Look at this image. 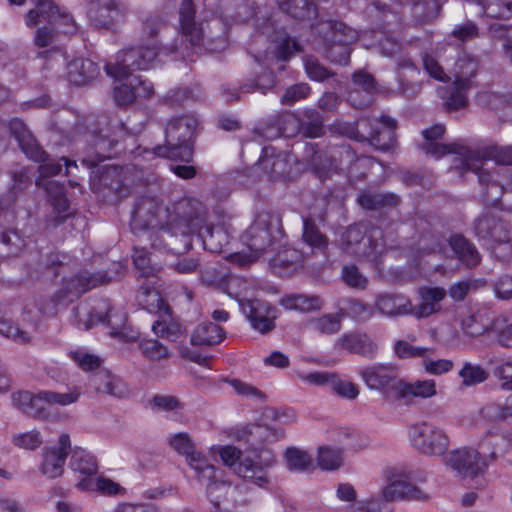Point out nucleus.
I'll list each match as a JSON object with an SVG mask.
<instances>
[{"label": "nucleus", "instance_id": "obj_1", "mask_svg": "<svg viewBox=\"0 0 512 512\" xmlns=\"http://www.w3.org/2000/svg\"><path fill=\"white\" fill-rule=\"evenodd\" d=\"M166 226L169 232L180 236L179 241L183 247H175L172 251L176 256L190 252L192 236L197 233V241L203 248L211 253H220L221 248L215 245L214 227L206 223L207 209L202 202L195 198L184 197L166 208Z\"/></svg>", "mask_w": 512, "mask_h": 512}, {"label": "nucleus", "instance_id": "obj_2", "mask_svg": "<svg viewBox=\"0 0 512 512\" xmlns=\"http://www.w3.org/2000/svg\"><path fill=\"white\" fill-rule=\"evenodd\" d=\"M197 126L198 119L193 114L172 117L165 127V143L156 146L154 154L170 160L191 162Z\"/></svg>", "mask_w": 512, "mask_h": 512}, {"label": "nucleus", "instance_id": "obj_3", "mask_svg": "<svg viewBox=\"0 0 512 512\" xmlns=\"http://www.w3.org/2000/svg\"><path fill=\"white\" fill-rule=\"evenodd\" d=\"M281 220L279 217L270 213H260L252 225L248 228L245 235V242L254 256H260L264 253L280 256L282 253H288L289 249L281 243L283 232L280 228Z\"/></svg>", "mask_w": 512, "mask_h": 512}, {"label": "nucleus", "instance_id": "obj_4", "mask_svg": "<svg viewBox=\"0 0 512 512\" xmlns=\"http://www.w3.org/2000/svg\"><path fill=\"white\" fill-rule=\"evenodd\" d=\"M125 270L121 261H113L107 270H81L64 280L62 288L53 295V301L57 304L72 302L92 289L110 284L115 277L123 275Z\"/></svg>", "mask_w": 512, "mask_h": 512}, {"label": "nucleus", "instance_id": "obj_5", "mask_svg": "<svg viewBox=\"0 0 512 512\" xmlns=\"http://www.w3.org/2000/svg\"><path fill=\"white\" fill-rule=\"evenodd\" d=\"M491 146L483 148L481 151L467 150L461 158H457L459 164H455L454 169L457 170L461 175L465 172L472 171L478 179L480 186L482 187L481 198L485 205L497 207L501 203V199L506 191L497 180L493 178V175L482 168L484 160H494L492 157L485 156V151ZM498 164L497 162H495Z\"/></svg>", "mask_w": 512, "mask_h": 512}, {"label": "nucleus", "instance_id": "obj_6", "mask_svg": "<svg viewBox=\"0 0 512 512\" xmlns=\"http://www.w3.org/2000/svg\"><path fill=\"white\" fill-rule=\"evenodd\" d=\"M159 52L157 47H130L122 50L114 64H106L105 70L108 75L123 79L129 77L132 72L146 70L150 67Z\"/></svg>", "mask_w": 512, "mask_h": 512}, {"label": "nucleus", "instance_id": "obj_7", "mask_svg": "<svg viewBox=\"0 0 512 512\" xmlns=\"http://www.w3.org/2000/svg\"><path fill=\"white\" fill-rule=\"evenodd\" d=\"M410 436L413 445L424 455H443L449 446V438L446 433L426 422L413 425L410 428Z\"/></svg>", "mask_w": 512, "mask_h": 512}, {"label": "nucleus", "instance_id": "obj_8", "mask_svg": "<svg viewBox=\"0 0 512 512\" xmlns=\"http://www.w3.org/2000/svg\"><path fill=\"white\" fill-rule=\"evenodd\" d=\"M257 258H223L207 265L201 271L202 281L209 286L221 287L224 292L232 295L227 288V281L233 273V269H247Z\"/></svg>", "mask_w": 512, "mask_h": 512}, {"label": "nucleus", "instance_id": "obj_9", "mask_svg": "<svg viewBox=\"0 0 512 512\" xmlns=\"http://www.w3.org/2000/svg\"><path fill=\"white\" fill-rule=\"evenodd\" d=\"M481 258H445L442 264H429L426 258H412L411 271L407 274L411 278L424 277L431 278L436 274L451 275L460 269L461 265L472 269L479 265Z\"/></svg>", "mask_w": 512, "mask_h": 512}, {"label": "nucleus", "instance_id": "obj_10", "mask_svg": "<svg viewBox=\"0 0 512 512\" xmlns=\"http://www.w3.org/2000/svg\"><path fill=\"white\" fill-rule=\"evenodd\" d=\"M241 307L256 331L267 334L275 328L277 309L269 302L260 299L246 300L241 303Z\"/></svg>", "mask_w": 512, "mask_h": 512}, {"label": "nucleus", "instance_id": "obj_11", "mask_svg": "<svg viewBox=\"0 0 512 512\" xmlns=\"http://www.w3.org/2000/svg\"><path fill=\"white\" fill-rule=\"evenodd\" d=\"M186 463L196 473L197 480L206 482V493L209 499L218 492H221L225 482L218 475L217 468L211 464L208 458L200 451L196 450L186 459Z\"/></svg>", "mask_w": 512, "mask_h": 512}, {"label": "nucleus", "instance_id": "obj_12", "mask_svg": "<svg viewBox=\"0 0 512 512\" xmlns=\"http://www.w3.org/2000/svg\"><path fill=\"white\" fill-rule=\"evenodd\" d=\"M446 463L457 471L463 478H475L483 473L486 464L481 459L479 451L472 448H463L451 452Z\"/></svg>", "mask_w": 512, "mask_h": 512}, {"label": "nucleus", "instance_id": "obj_13", "mask_svg": "<svg viewBox=\"0 0 512 512\" xmlns=\"http://www.w3.org/2000/svg\"><path fill=\"white\" fill-rule=\"evenodd\" d=\"M11 135L17 140L24 154L35 162L47 160L48 153L38 144L36 138L20 118H13L9 122Z\"/></svg>", "mask_w": 512, "mask_h": 512}, {"label": "nucleus", "instance_id": "obj_14", "mask_svg": "<svg viewBox=\"0 0 512 512\" xmlns=\"http://www.w3.org/2000/svg\"><path fill=\"white\" fill-rule=\"evenodd\" d=\"M264 453L269 454L268 451H262L260 454L256 455L258 460L250 456L241 457L238 465L234 468V472L243 479L252 481L258 486L268 484L269 479L266 468L273 465L274 459L273 457H269L262 461L261 458Z\"/></svg>", "mask_w": 512, "mask_h": 512}, {"label": "nucleus", "instance_id": "obj_15", "mask_svg": "<svg viewBox=\"0 0 512 512\" xmlns=\"http://www.w3.org/2000/svg\"><path fill=\"white\" fill-rule=\"evenodd\" d=\"M361 378L373 390L391 388L395 391L398 378V369L394 365L376 364L363 368L360 371Z\"/></svg>", "mask_w": 512, "mask_h": 512}, {"label": "nucleus", "instance_id": "obj_16", "mask_svg": "<svg viewBox=\"0 0 512 512\" xmlns=\"http://www.w3.org/2000/svg\"><path fill=\"white\" fill-rule=\"evenodd\" d=\"M195 5L193 0H182L179 9V20L182 36L193 47H200L204 42V28L195 21Z\"/></svg>", "mask_w": 512, "mask_h": 512}, {"label": "nucleus", "instance_id": "obj_17", "mask_svg": "<svg viewBox=\"0 0 512 512\" xmlns=\"http://www.w3.org/2000/svg\"><path fill=\"white\" fill-rule=\"evenodd\" d=\"M87 16L92 25L110 28L123 15L115 0H86Z\"/></svg>", "mask_w": 512, "mask_h": 512}, {"label": "nucleus", "instance_id": "obj_18", "mask_svg": "<svg viewBox=\"0 0 512 512\" xmlns=\"http://www.w3.org/2000/svg\"><path fill=\"white\" fill-rule=\"evenodd\" d=\"M58 443L59 447L47 450L44 454L41 470L49 478H57L62 475L66 458L71 451L68 434H61Z\"/></svg>", "mask_w": 512, "mask_h": 512}, {"label": "nucleus", "instance_id": "obj_19", "mask_svg": "<svg viewBox=\"0 0 512 512\" xmlns=\"http://www.w3.org/2000/svg\"><path fill=\"white\" fill-rule=\"evenodd\" d=\"M159 205L153 197H139L132 210L131 225L135 229H148L157 227Z\"/></svg>", "mask_w": 512, "mask_h": 512}, {"label": "nucleus", "instance_id": "obj_20", "mask_svg": "<svg viewBox=\"0 0 512 512\" xmlns=\"http://www.w3.org/2000/svg\"><path fill=\"white\" fill-rule=\"evenodd\" d=\"M12 403L29 417L47 419L50 416L42 391L36 394L29 391H18L12 394Z\"/></svg>", "mask_w": 512, "mask_h": 512}, {"label": "nucleus", "instance_id": "obj_21", "mask_svg": "<svg viewBox=\"0 0 512 512\" xmlns=\"http://www.w3.org/2000/svg\"><path fill=\"white\" fill-rule=\"evenodd\" d=\"M447 291L443 287L423 286L418 289L421 302L412 305V315L418 319L427 318L441 310V302L445 299Z\"/></svg>", "mask_w": 512, "mask_h": 512}, {"label": "nucleus", "instance_id": "obj_22", "mask_svg": "<svg viewBox=\"0 0 512 512\" xmlns=\"http://www.w3.org/2000/svg\"><path fill=\"white\" fill-rule=\"evenodd\" d=\"M358 124L365 129V141L380 151L390 150L396 142V134L391 129H381L377 119L366 117L358 120Z\"/></svg>", "mask_w": 512, "mask_h": 512}, {"label": "nucleus", "instance_id": "obj_23", "mask_svg": "<svg viewBox=\"0 0 512 512\" xmlns=\"http://www.w3.org/2000/svg\"><path fill=\"white\" fill-rule=\"evenodd\" d=\"M475 232L483 239H491L496 242L509 240L507 223L493 214L481 215L475 221Z\"/></svg>", "mask_w": 512, "mask_h": 512}, {"label": "nucleus", "instance_id": "obj_24", "mask_svg": "<svg viewBox=\"0 0 512 512\" xmlns=\"http://www.w3.org/2000/svg\"><path fill=\"white\" fill-rule=\"evenodd\" d=\"M336 345L350 353L368 358H373L378 349L377 344L367 334L357 332L343 334Z\"/></svg>", "mask_w": 512, "mask_h": 512}, {"label": "nucleus", "instance_id": "obj_25", "mask_svg": "<svg viewBox=\"0 0 512 512\" xmlns=\"http://www.w3.org/2000/svg\"><path fill=\"white\" fill-rule=\"evenodd\" d=\"M102 306L91 307L89 304L81 303L73 308L72 313L77 326L84 330H88L98 323H107V325L112 326L109 311L104 312L106 306Z\"/></svg>", "mask_w": 512, "mask_h": 512}, {"label": "nucleus", "instance_id": "obj_26", "mask_svg": "<svg viewBox=\"0 0 512 512\" xmlns=\"http://www.w3.org/2000/svg\"><path fill=\"white\" fill-rule=\"evenodd\" d=\"M88 383L97 393L121 398L127 392L121 380L107 370H100L92 374L89 377Z\"/></svg>", "mask_w": 512, "mask_h": 512}, {"label": "nucleus", "instance_id": "obj_27", "mask_svg": "<svg viewBox=\"0 0 512 512\" xmlns=\"http://www.w3.org/2000/svg\"><path fill=\"white\" fill-rule=\"evenodd\" d=\"M98 75V66L87 58H75L67 65V78L76 86H83L95 79Z\"/></svg>", "mask_w": 512, "mask_h": 512}, {"label": "nucleus", "instance_id": "obj_28", "mask_svg": "<svg viewBox=\"0 0 512 512\" xmlns=\"http://www.w3.org/2000/svg\"><path fill=\"white\" fill-rule=\"evenodd\" d=\"M401 202V197L393 192H361L358 194L357 203L368 211L396 208Z\"/></svg>", "mask_w": 512, "mask_h": 512}, {"label": "nucleus", "instance_id": "obj_29", "mask_svg": "<svg viewBox=\"0 0 512 512\" xmlns=\"http://www.w3.org/2000/svg\"><path fill=\"white\" fill-rule=\"evenodd\" d=\"M479 62L475 57L468 54L460 55L453 67L454 82L460 89H471L472 79L477 75Z\"/></svg>", "mask_w": 512, "mask_h": 512}, {"label": "nucleus", "instance_id": "obj_30", "mask_svg": "<svg viewBox=\"0 0 512 512\" xmlns=\"http://www.w3.org/2000/svg\"><path fill=\"white\" fill-rule=\"evenodd\" d=\"M395 392L399 399L406 398H430L436 395V383L432 379L417 380L415 382H406L400 379L395 386Z\"/></svg>", "mask_w": 512, "mask_h": 512}, {"label": "nucleus", "instance_id": "obj_31", "mask_svg": "<svg viewBox=\"0 0 512 512\" xmlns=\"http://www.w3.org/2000/svg\"><path fill=\"white\" fill-rule=\"evenodd\" d=\"M281 11L297 21H310L317 17L314 0H276Z\"/></svg>", "mask_w": 512, "mask_h": 512}, {"label": "nucleus", "instance_id": "obj_32", "mask_svg": "<svg viewBox=\"0 0 512 512\" xmlns=\"http://www.w3.org/2000/svg\"><path fill=\"white\" fill-rule=\"evenodd\" d=\"M224 338L225 331L220 325L203 322L194 329L190 342L194 346H213L222 342Z\"/></svg>", "mask_w": 512, "mask_h": 512}, {"label": "nucleus", "instance_id": "obj_33", "mask_svg": "<svg viewBox=\"0 0 512 512\" xmlns=\"http://www.w3.org/2000/svg\"><path fill=\"white\" fill-rule=\"evenodd\" d=\"M279 305L286 310L308 313L320 310L324 301L317 295L288 294L279 300Z\"/></svg>", "mask_w": 512, "mask_h": 512}, {"label": "nucleus", "instance_id": "obj_34", "mask_svg": "<svg viewBox=\"0 0 512 512\" xmlns=\"http://www.w3.org/2000/svg\"><path fill=\"white\" fill-rule=\"evenodd\" d=\"M376 307L382 314L390 317L412 315L411 301L400 295H380L376 299Z\"/></svg>", "mask_w": 512, "mask_h": 512}, {"label": "nucleus", "instance_id": "obj_35", "mask_svg": "<svg viewBox=\"0 0 512 512\" xmlns=\"http://www.w3.org/2000/svg\"><path fill=\"white\" fill-rule=\"evenodd\" d=\"M117 145V141L111 140L107 135H103L102 132L97 133L94 136L92 148L94 149V156L89 155L82 159V163L87 167L94 168L101 162L109 159L113 155L114 147Z\"/></svg>", "mask_w": 512, "mask_h": 512}, {"label": "nucleus", "instance_id": "obj_36", "mask_svg": "<svg viewBox=\"0 0 512 512\" xmlns=\"http://www.w3.org/2000/svg\"><path fill=\"white\" fill-rule=\"evenodd\" d=\"M137 301L144 309L151 313H160L170 316L171 308L155 288L141 286L137 293Z\"/></svg>", "mask_w": 512, "mask_h": 512}, {"label": "nucleus", "instance_id": "obj_37", "mask_svg": "<svg viewBox=\"0 0 512 512\" xmlns=\"http://www.w3.org/2000/svg\"><path fill=\"white\" fill-rule=\"evenodd\" d=\"M421 491L411 483L404 480H395L383 489V497L386 502L401 499H420Z\"/></svg>", "mask_w": 512, "mask_h": 512}, {"label": "nucleus", "instance_id": "obj_38", "mask_svg": "<svg viewBox=\"0 0 512 512\" xmlns=\"http://www.w3.org/2000/svg\"><path fill=\"white\" fill-rule=\"evenodd\" d=\"M270 432L267 426L259 424H251L239 430L237 438L244 441L253 452H257L259 448L268 440Z\"/></svg>", "mask_w": 512, "mask_h": 512}, {"label": "nucleus", "instance_id": "obj_39", "mask_svg": "<svg viewBox=\"0 0 512 512\" xmlns=\"http://www.w3.org/2000/svg\"><path fill=\"white\" fill-rule=\"evenodd\" d=\"M40 166L38 167V171L40 174L39 179L37 180L38 186H45L50 181H46L48 178L58 175L61 173L63 165L65 166L66 175L69 174V169L71 167H77L75 161H71L66 157H62L59 161L51 160L49 156L47 160L40 162Z\"/></svg>", "mask_w": 512, "mask_h": 512}, {"label": "nucleus", "instance_id": "obj_40", "mask_svg": "<svg viewBox=\"0 0 512 512\" xmlns=\"http://www.w3.org/2000/svg\"><path fill=\"white\" fill-rule=\"evenodd\" d=\"M301 134L305 138H317L324 134V119L315 109H306L301 118Z\"/></svg>", "mask_w": 512, "mask_h": 512}, {"label": "nucleus", "instance_id": "obj_41", "mask_svg": "<svg viewBox=\"0 0 512 512\" xmlns=\"http://www.w3.org/2000/svg\"><path fill=\"white\" fill-rule=\"evenodd\" d=\"M273 135H267L268 138L294 137L301 134V118L294 113H286L278 117L277 129H272Z\"/></svg>", "mask_w": 512, "mask_h": 512}, {"label": "nucleus", "instance_id": "obj_42", "mask_svg": "<svg viewBox=\"0 0 512 512\" xmlns=\"http://www.w3.org/2000/svg\"><path fill=\"white\" fill-rule=\"evenodd\" d=\"M284 458L288 469L291 471L305 472L314 469L311 455L299 448H287Z\"/></svg>", "mask_w": 512, "mask_h": 512}, {"label": "nucleus", "instance_id": "obj_43", "mask_svg": "<svg viewBox=\"0 0 512 512\" xmlns=\"http://www.w3.org/2000/svg\"><path fill=\"white\" fill-rule=\"evenodd\" d=\"M304 259L305 258H271L269 268L274 274L280 277H291L304 269Z\"/></svg>", "mask_w": 512, "mask_h": 512}, {"label": "nucleus", "instance_id": "obj_44", "mask_svg": "<svg viewBox=\"0 0 512 512\" xmlns=\"http://www.w3.org/2000/svg\"><path fill=\"white\" fill-rule=\"evenodd\" d=\"M303 240L309 246L318 249L320 252H325L328 246V238L320 232L315 221L311 218H304L303 220Z\"/></svg>", "mask_w": 512, "mask_h": 512}, {"label": "nucleus", "instance_id": "obj_45", "mask_svg": "<svg viewBox=\"0 0 512 512\" xmlns=\"http://www.w3.org/2000/svg\"><path fill=\"white\" fill-rule=\"evenodd\" d=\"M487 332L494 334L501 346L512 347V323L507 318L495 317L487 326Z\"/></svg>", "mask_w": 512, "mask_h": 512}, {"label": "nucleus", "instance_id": "obj_46", "mask_svg": "<svg viewBox=\"0 0 512 512\" xmlns=\"http://www.w3.org/2000/svg\"><path fill=\"white\" fill-rule=\"evenodd\" d=\"M161 320H157L152 325L153 332L161 338L175 342L183 334L182 327L170 319V316L160 315Z\"/></svg>", "mask_w": 512, "mask_h": 512}, {"label": "nucleus", "instance_id": "obj_47", "mask_svg": "<svg viewBox=\"0 0 512 512\" xmlns=\"http://www.w3.org/2000/svg\"><path fill=\"white\" fill-rule=\"evenodd\" d=\"M474 2L481 5L484 13L490 18L508 19L512 17V0H480Z\"/></svg>", "mask_w": 512, "mask_h": 512}, {"label": "nucleus", "instance_id": "obj_48", "mask_svg": "<svg viewBox=\"0 0 512 512\" xmlns=\"http://www.w3.org/2000/svg\"><path fill=\"white\" fill-rule=\"evenodd\" d=\"M70 467L73 471L84 474L86 477H93L97 472L95 459L81 450L73 451L70 460Z\"/></svg>", "mask_w": 512, "mask_h": 512}, {"label": "nucleus", "instance_id": "obj_49", "mask_svg": "<svg viewBox=\"0 0 512 512\" xmlns=\"http://www.w3.org/2000/svg\"><path fill=\"white\" fill-rule=\"evenodd\" d=\"M77 486L82 490L100 491L103 494L113 495L119 491L120 486L107 478L84 477Z\"/></svg>", "mask_w": 512, "mask_h": 512}, {"label": "nucleus", "instance_id": "obj_50", "mask_svg": "<svg viewBox=\"0 0 512 512\" xmlns=\"http://www.w3.org/2000/svg\"><path fill=\"white\" fill-rule=\"evenodd\" d=\"M488 363L493 365V375L502 381V388L512 390V357L490 358Z\"/></svg>", "mask_w": 512, "mask_h": 512}, {"label": "nucleus", "instance_id": "obj_51", "mask_svg": "<svg viewBox=\"0 0 512 512\" xmlns=\"http://www.w3.org/2000/svg\"><path fill=\"white\" fill-rule=\"evenodd\" d=\"M458 374L464 386L480 384L489 377V373L483 367L470 362H465Z\"/></svg>", "mask_w": 512, "mask_h": 512}, {"label": "nucleus", "instance_id": "obj_52", "mask_svg": "<svg viewBox=\"0 0 512 512\" xmlns=\"http://www.w3.org/2000/svg\"><path fill=\"white\" fill-rule=\"evenodd\" d=\"M324 52L332 63L346 66L350 62L351 49L348 43H328L324 45Z\"/></svg>", "mask_w": 512, "mask_h": 512}, {"label": "nucleus", "instance_id": "obj_53", "mask_svg": "<svg viewBox=\"0 0 512 512\" xmlns=\"http://www.w3.org/2000/svg\"><path fill=\"white\" fill-rule=\"evenodd\" d=\"M318 465L323 470H336L343 462L342 450L330 447H320L318 450Z\"/></svg>", "mask_w": 512, "mask_h": 512}, {"label": "nucleus", "instance_id": "obj_54", "mask_svg": "<svg viewBox=\"0 0 512 512\" xmlns=\"http://www.w3.org/2000/svg\"><path fill=\"white\" fill-rule=\"evenodd\" d=\"M139 346L145 357L152 361H161L170 356L168 348L156 339L142 340Z\"/></svg>", "mask_w": 512, "mask_h": 512}, {"label": "nucleus", "instance_id": "obj_55", "mask_svg": "<svg viewBox=\"0 0 512 512\" xmlns=\"http://www.w3.org/2000/svg\"><path fill=\"white\" fill-rule=\"evenodd\" d=\"M310 325L321 334H335L341 328V319L337 314H325L312 319Z\"/></svg>", "mask_w": 512, "mask_h": 512}, {"label": "nucleus", "instance_id": "obj_56", "mask_svg": "<svg viewBox=\"0 0 512 512\" xmlns=\"http://www.w3.org/2000/svg\"><path fill=\"white\" fill-rule=\"evenodd\" d=\"M305 71L311 80L323 82L326 79L333 77L335 73L325 67L320 61L314 56H307L305 58Z\"/></svg>", "mask_w": 512, "mask_h": 512}, {"label": "nucleus", "instance_id": "obj_57", "mask_svg": "<svg viewBox=\"0 0 512 512\" xmlns=\"http://www.w3.org/2000/svg\"><path fill=\"white\" fill-rule=\"evenodd\" d=\"M447 241L455 256H479L474 244L463 234L454 233Z\"/></svg>", "mask_w": 512, "mask_h": 512}, {"label": "nucleus", "instance_id": "obj_58", "mask_svg": "<svg viewBox=\"0 0 512 512\" xmlns=\"http://www.w3.org/2000/svg\"><path fill=\"white\" fill-rule=\"evenodd\" d=\"M434 351L433 348L415 347L407 341L398 340L394 344V352L401 359L406 358H426L429 353Z\"/></svg>", "mask_w": 512, "mask_h": 512}, {"label": "nucleus", "instance_id": "obj_59", "mask_svg": "<svg viewBox=\"0 0 512 512\" xmlns=\"http://www.w3.org/2000/svg\"><path fill=\"white\" fill-rule=\"evenodd\" d=\"M133 265L138 279L156 278L162 269V266L152 262L151 258H133Z\"/></svg>", "mask_w": 512, "mask_h": 512}, {"label": "nucleus", "instance_id": "obj_60", "mask_svg": "<svg viewBox=\"0 0 512 512\" xmlns=\"http://www.w3.org/2000/svg\"><path fill=\"white\" fill-rule=\"evenodd\" d=\"M341 277L343 282L355 289H365L368 284L367 278L359 271L356 265H346L342 268Z\"/></svg>", "mask_w": 512, "mask_h": 512}, {"label": "nucleus", "instance_id": "obj_61", "mask_svg": "<svg viewBox=\"0 0 512 512\" xmlns=\"http://www.w3.org/2000/svg\"><path fill=\"white\" fill-rule=\"evenodd\" d=\"M169 445L185 459L197 450L191 437L186 432H180L170 437Z\"/></svg>", "mask_w": 512, "mask_h": 512}, {"label": "nucleus", "instance_id": "obj_62", "mask_svg": "<svg viewBox=\"0 0 512 512\" xmlns=\"http://www.w3.org/2000/svg\"><path fill=\"white\" fill-rule=\"evenodd\" d=\"M478 100L488 105L493 110H501L512 107V94H500L496 92H484L479 94Z\"/></svg>", "mask_w": 512, "mask_h": 512}, {"label": "nucleus", "instance_id": "obj_63", "mask_svg": "<svg viewBox=\"0 0 512 512\" xmlns=\"http://www.w3.org/2000/svg\"><path fill=\"white\" fill-rule=\"evenodd\" d=\"M301 44L290 36H285L277 45L275 56L277 60L288 61L295 53L302 52Z\"/></svg>", "mask_w": 512, "mask_h": 512}, {"label": "nucleus", "instance_id": "obj_64", "mask_svg": "<svg viewBox=\"0 0 512 512\" xmlns=\"http://www.w3.org/2000/svg\"><path fill=\"white\" fill-rule=\"evenodd\" d=\"M311 166L317 176L324 180L328 177L330 168L333 166L331 158H329L323 151H314L311 159Z\"/></svg>", "mask_w": 512, "mask_h": 512}]
</instances>
